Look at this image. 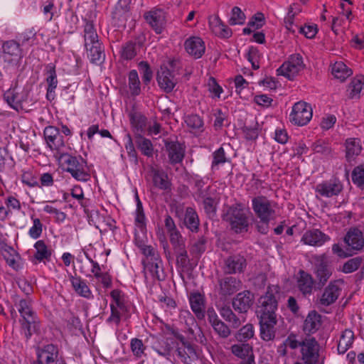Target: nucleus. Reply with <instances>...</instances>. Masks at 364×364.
Listing matches in <instances>:
<instances>
[{
	"label": "nucleus",
	"instance_id": "c756f323",
	"mask_svg": "<svg viewBox=\"0 0 364 364\" xmlns=\"http://www.w3.org/2000/svg\"><path fill=\"white\" fill-rule=\"evenodd\" d=\"M277 322V318H259L260 336L262 340L269 341L274 338Z\"/></svg>",
	"mask_w": 364,
	"mask_h": 364
},
{
	"label": "nucleus",
	"instance_id": "a18cd8bd",
	"mask_svg": "<svg viewBox=\"0 0 364 364\" xmlns=\"http://www.w3.org/2000/svg\"><path fill=\"white\" fill-rule=\"evenodd\" d=\"M346 157L349 159L359 155L362 150L360 139L355 138L348 139L346 141Z\"/></svg>",
	"mask_w": 364,
	"mask_h": 364
},
{
	"label": "nucleus",
	"instance_id": "4c0bfd02",
	"mask_svg": "<svg viewBox=\"0 0 364 364\" xmlns=\"http://www.w3.org/2000/svg\"><path fill=\"white\" fill-rule=\"evenodd\" d=\"M355 339L354 333L350 329H346L341 335L337 350L339 354H344L353 345Z\"/></svg>",
	"mask_w": 364,
	"mask_h": 364
},
{
	"label": "nucleus",
	"instance_id": "09e8293b",
	"mask_svg": "<svg viewBox=\"0 0 364 364\" xmlns=\"http://www.w3.org/2000/svg\"><path fill=\"white\" fill-rule=\"evenodd\" d=\"M136 215H135V225L137 228H139L143 233L146 232V218L144 213L142 204L139 198V196L136 195Z\"/></svg>",
	"mask_w": 364,
	"mask_h": 364
},
{
	"label": "nucleus",
	"instance_id": "bb28decb",
	"mask_svg": "<svg viewBox=\"0 0 364 364\" xmlns=\"http://www.w3.org/2000/svg\"><path fill=\"white\" fill-rule=\"evenodd\" d=\"M314 284L315 281L309 273L302 269L299 271L296 285L303 296H306L312 294Z\"/></svg>",
	"mask_w": 364,
	"mask_h": 364
},
{
	"label": "nucleus",
	"instance_id": "72a5a7b5",
	"mask_svg": "<svg viewBox=\"0 0 364 364\" xmlns=\"http://www.w3.org/2000/svg\"><path fill=\"white\" fill-rule=\"evenodd\" d=\"M209 26L212 31L221 38H229L232 36V31L218 16L209 18Z\"/></svg>",
	"mask_w": 364,
	"mask_h": 364
},
{
	"label": "nucleus",
	"instance_id": "f704fd0d",
	"mask_svg": "<svg viewBox=\"0 0 364 364\" xmlns=\"http://www.w3.org/2000/svg\"><path fill=\"white\" fill-rule=\"evenodd\" d=\"M321 326V316L316 311H310L304 323V331L307 333H314Z\"/></svg>",
	"mask_w": 364,
	"mask_h": 364
},
{
	"label": "nucleus",
	"instance_id": "20e7f679",
	"mask_svg": "<svg viewBox=\"0 0 364 364\" xmlns=\"http://www.w3.org/2000/svg\"><path fill=\"white\" fill-rule=\"evenodd\" d=\"M110 296L112 299L110 304L111 314L107 321L118 326L122 318L129 317L130 304L124 294L119 289L112 290Z\"/></svg>",
	"mask_w": 364,
	"mask_h": 364
},
{
	"label": "nucleus",
	"instance_id": "1a4fd4ad",
	"mask_svg": "<svg viewBox=\"0 0 364 364\" xmlns=\"http://www.w3.org/2000/svg\"><path fill=\"white\" fill-rule=\"evenodd\" d=\"M314 262V274L318 281V285L323 287L331 277L333 269L328 263L325 254L313 256Z\"/></svg>",
	"mask_w": 364,
	"mask_h": 364
},
{
	"label": "nucleus",
	"instance_id": "0eeeda50",
	"mask_svg": "<svg viewBox=\"0 0 364 364\" xmlns=\"http://www.w3.org/2000/svg\"><path fill=\"white\" fill-rule=\"evenodd\" d=\"M313 110L311 105L304 101L296 102L289 115V120L297 126H304L311 119Z\"/></svg>",
	"mask_w": 364,
	"mask_h": 364
},
{
	"label": "nucleus",
	"instance_id": "f257e3e1",
	"mask_svg": "<svg viewBox=\"0 0 364 364\" xmlns=\"http://www.w3.org/2000/svg\"><path fill=\"white\" fill-rule=\"evenodd\" d=\"M83 26L84 46L92 63L100 64L105 58V49L99 39L92 21L85 18Z\"/></svg>",
	"mask_w": 364,
	"mask_h": 364
},
{
	"label": "nucleus",
	"instance_id": "680f3d73",
	"mask_svg": "<svg viewBox=\"0 0 364 364\" xmlns=\"http://www.w3.org/2000/svg\"><path fill=\"white\" fill-rule=\"evenodd\" d=\"M138 66L141 74L143 82L145 85H148L153 77V72L149 64L146 61H141Z\"/></svg>",
	"mask_w": 364,
	"mask_h": 364
},
{
	"label": "nucleus",
	"instance_id": "13d9d810",
	"mask_svg": "<svg viewBox=\"0 0 364 364\" xmlns=\"http://www.w3.org/2000/svg\"><path fill=\"white\" fill-rule=\"evenodd\" d=\"M228 161V159L223 147H220L213 153L211 168L213 171L218 170L219 166Z\"/></svg>",
	"mask_w": 364,
	"mask_h": 364
},
{
	"label": "nucleus",
	"instance_id": "ddd939ff",
	"mask_svg": "<svg viewBox=\"0 0 364 364\" xmlns=\"http://www.w3.org/2000/svg\"><path fill=\"white\" fill-rule=\"evenodd\" d=\"M343 241L347 245V251L355 254L364 247V235L362 230L356 227L350 228L346 232Z\"/></svg>",
	"mask_w": 364,
	"mask_h": 364
},
{
	"label": "nucleus",
	"instance_id": "603ef678",
	"mask_svg": "<svg viewBox=\"0 0 364 364\" xmlns=\"http://www.w3.org/2000/svg\"><path fill=\"white\" fill-rule=\"evenodd\" d=\"M220 314L232 328H237L240 326L241 321L240 318L233 313L230 307L224 306L221 308Z\"/></svg>",
	"mask_w": 364,
	"mask_h": 364
},
{
	"label": "nucleus",
	"instance_id": "6e6d98bb",
	"mask_svg": "<svg viewBox=\"0 0 364 364\" xmlns=\"http://www.w3.org/2000/svg\"><path fill=\"white\" fill-rule=\"evenodd\" d=\"M4 258L5 259L6 264L12 269L17 270L19 265L16 261V258L19 257L18 252L10 246L7 247L6 250L1 252Z\"/></svg>",
	"mask_w": 364,
	"mask_h": 364
},
{
	"label": "nucleus",
	"instance_id": "423d86ee",
	"mask_svg": "<svg viewBox=\"0 0 364 364\" xmlns=\"http://www.w3.org/2000/svg\"><path fill=\"white\" fill-rule=\"evenodd\" d=\"M275 203L266 196H258L252 199V208L256 216L264 222H270L275 215Z\"/></svg>",
	"mask_w": 364,
	"mask_h": 364
},
{
	"label": "nucleus",
	"instance_id": "5fc2aeb1",
	"mask_svg": "<svg viewBox=\"0 0 364 364\" xmlns=\"http://www.w3.org/2000/svg\"><path fill=\"white\" fill-rule=\"evenodd\" d=\"M301 9L299 6L293 4L291 5L288 11L287 16L284 18V25L286 28L291 33H295V29L294 28V17L299 13H300Z\"/></svg>",
	"mask_w": 364,
	"mask_h": 364
},
{
	"label": "nucleus",
	"instance_id": "0e129e2a",
	"mask_svg": "<svg viewBox=\"0 0 364 364\" xmlns=\"http://www.w3.org/2000/svg\"><path fill=\"white\" fill-rule=\"evenodd\" d=\"M33 226L28 230L29 236L33 239H38L41 237L43 232V224L39 218L31 216Z\"/></svg>",
	"mask_w": 364,
	"mask_h": 364
},
{
	"label": "nucleus",
	"instance_id": "aec40b11",
	"mask_svg": "<svg viewBox=\"0 0 364 364\" xmlns=\"http://www.w3.org/2000/svg\"><path fill=\"white\" fill-rule=\"evenodd\" d=\"M176 351L177 356L184 364H195L198 358L194 347L191 343L185 342L183 338L181 343L176 346Z\"/></svg>",
	"mask_w": 364,
	"mask_h": 364
},
{
	"label": "nucleus",
	"instance_id": "4468645a",
	"mask_svg": "<svg viewBox=\"0 0 364 364\" xmlns=\"http://www.w3.org/2000/svg\"><path fill=\"white\" fill-rule=\"evenodd\" d=\"M344 282L343 279H336L330 282L319 299V303L325 306L333 304L340 296Z\"/></svg>",
	"mask_w": 364,
	"mask_h": 364
},
{
	"label": "nucleus",
	"instance_id": "dca6fc26",
	"mask_svg": "<svg viewBox=\"0 0 364 364\" xmlns=\"http://www.w3.org/2000/svg\"><path fill=\"white\" fill-rule=\"evenodd\" d=\"M146 22L156 34H161L166 23V12L160 9H153L144 14Z\"/></svg>",
	"mask_w": 364,
	"mask_h": 364
},
{
	"label": "nucleus",
	"instance_id": "79ce46f5",
	"mask_svg": "<svg viewBox=\"0 0 364 364\" xmlns=\"http://www.w3.org/2000/svg\"><path fill=\"white\" fill-rule=\"evenodd\" d=\"M134 139L135 144L141 154L147 157H152L154 155V146L151 140L139 134L135 136Z\"/></svg>",
	"mask_w": 364,
	"mask_h": 364
},
{
	"label": "nucleus",
	"instance_id": "412c9836",
	"mask_svg": "<svg viewBox=\"0 0 364 364\" xmlns=\"http://www.w3.org/2000/svg\"><path fill=\"white\" fill-rule=\"evenodd\" d=\"M156 80L159 87L165 92L173 91L177 84V80L166 67H161L157 73Z\"/></svg>",
	"mask_w": 364,
	"mask_h": 364
},
{
	"label": "nucleus",
	"instance_id": "37998d69",
	"mask_svg": "<svg viewBox=\"0 0 364 364\" xmlns=\"http://www.w3.org/2000/svg\"><path fill=\"white\" fill-rule=\"evenodd\" d=\"M331 73L336 78L339 79L341 81L346 80L353 74L351 69L348 68L347 65L341 61L336 62L333 65Z\"/></svg>",
	"mask_w": 364,
	"mask_h": 364
},
{
	"label": "nucleus",
	"instance_id": "338daca9",
	"mask_svg": "<svg viewBox=\"0 0 364 364\" xmlns=\"http://www.w3.org/2000/svg\"><path fill=\"white\" fill-rule=\"evenodd\" d=\"M206 239L202 236L193 242L191 247V252L193 255H201L206 249Z\"/></svg>",
	"mask_w": 364,
	"mask_h": 364
},
{
	"label": "nucleus",
	"instance_id": "e433bc0d",
	"mask_svg": "<svg viewBox=\"0 0 364 364\" xmlns=\"http://www.w3.org/2000/svg\"><path fill=\"white\" fill-rule=\"evenodd\" d=\"M175 343L173 338H166L159 341L156 345H154L153 349L159 355L168 358L175 347Z\"/></svg>",
	"mask_w": 364,
	"mask_h": 364
},
{
	"label": "nucleus",
	"instance_id": "c85d7f7f",
	"mask_svg": "<svg viewBox=\"0 0 364 364\" xmlns=\"http://www.w3.org/2000/svg\"><path fill=\"white\" fill-rule=\"evenodd\" d=\"M207 314L208 320L215 332L221 338H228L230 335V329L223 321L219 319L215 310L213 309H208Z\"/></svg>",
	"mask_w": 364,
	"mask_h": 364
},
{
	"label": "nucleus",
	"instance_id": "4be33fe9",
	"mask_svg": "<svg viewBox=\"0 0 364 364\" xmlns=\"http://www.w3.org/2000/svg\"><path fill=\"white\" fill-rule=\"evenodd\" d=\"M148 176L151 178L152 183L156 188L164 191L171 189V183L168 174L162 168L151 166Z\"/></svg>",
	"mask_w": 364,
	"mask_h": 364
},
{
	"label": "nucleus",
	"instance_id": "9d476101",
	"mask_svg": "<svg viewBox=\"0 0 364 364\" xmlns=\"http://www.w3.org/2000/svg\"><path fill=\"white\" fill-rule=\"evenodd\" d=\"M1 48L4 61L10 64L21 63L25 55L21 43L15 40L3 42Z\"/></svg>",
	"mask_w": 364,
	"mask_h": 364
},
{
	"label": "nucleus",
	"instance_id": "bf43d9fd",
	"mask_svg": "<svg viewBox=\"0 0 364 364\" xmlns=\"http://www.w3.org/2000/svg\"><path fill=\"white\" fill-rule=\"evenodd\" d=\"M353 183L360 188H364V164L355 166L351 173Z\"/></svg>",
	"mask_w": 364,
	"mask_h": 364
},
{
	"label": "nucleus",
	"instance_id": "39448f33",
	"mask_svg": "<svg viewBox=\"0 0 364 364\" xmlns=\"http://www.w3.org/2000/svg\"><path fill=\"white\" fill-rule=\"evenodd\" d=\"M320 345L314 337H306L301 340L300 349L301 360L294 364H319Z\"/></svg>",
	"mask_w": 364,
	"mask_h": 364
},
{
	"label": "nucleus",
	"instance_id": "864d4df0",
	"mask_svg": "<svg viewBox=\"0 0 364 364\" xmlns=\"http://www.w3.org/2000/svg\"><path fill=\"white\" fill-rule=\"evenodd\" d=\"M255 336L253 325L247 323L242 326L235 335V339L239 342H246Z\"/></svg>",
	"mask_w": 364,
	"mask_h": 364
},
{
	"label": "nucleus",
	"instance_id": "6e6552de",
	"mask_svg": "<svg viewBox=\"0 0 364 364\" xmlns=\"http://www.w3.org/2000/svg\"><path fill=\"white\" fill-rule=\"evenodd\" d=\"M304 68L302 56L299 53H294L289 57L278 69V75H283L289 80H293L294 77Z\"/></svg>",
	"mask_w": 364,
	"mask_h": 364
},
{
	"label": "nucleus",
	"instance_id": "f3484780",
	"mask_svg": "<svg viewBox=\"0 0 364 364\" xmlns=\"http://www.w3.org/2000/svg\"><path fill=\"white\" fill-rule=\"evenodd\" d=\"M164 146L171 164L174 165L182 162L186 153L184 144L177 141L166 139L164 140Z\"/></svg>",
	"mask_w": 364,
	"mask_h": 364
},
{
	"label": "nucleus",
	"instance_id": "c03bdc74",
	"mask_svg": "<svg viewBox=\"0 0 364 364\" xmlns=\"http://www.w3.org/2000/svg\"><path fill=\"white\" fill-rule=\"evenodd\" d=\"M184 224L192 232L198 229L199 219L196 210L191 207H188L186 210Z\"/></svg>",
	"mask_w": 364,
	"mask_h": 364
},
{
	"label": "nucleus",
	"instance_id": "a878e982",
	"mask_svg": "<svg viewBox=\"0 0 364 364\" xmlns=\"http://www.w3.org/2000/svg\"><path fill=\"white\" fill-rule=\"evenodd\" d=\"M184 48L188 55L195 59L200 58L205 50L203 41L200 38L195 36L190 37L185 41Z\"/></svg>",
	"mask_w": 364,
	"mask_h": 364
},
{
	"label": "nucleus",
	"instance_id": "f03ea898",
	"mask_svg": "<svg viewBox=\"0 0 364 364\" xmlns=\"http://www.w3.org/2000/svg\"><path fill=\"white\" fill-rule=\"evenodd\" d=\"M15 306L17 307L21 320V329L27 340L30 339L33 333H40V322L36 314L33 309L32 301L29 299H14Z\"/></svg>",
	"mask_w": 364,
	"mask_h": 364
},
{
	"label": "nucleus",
	"instance_id": "f8f14e48",
	"mask_svg": "<svg viewBox=\"0 0 364 364\" xmlns=\"http://www.w3.org/2000/svg\"><path fill=\"white\" fill-rule=\"evenodd\" d=\"M259 305L258 306L257 312L259 314V318L276 317V311L278 306V302L274 294L268 289L266 294L262 296L259 299Z\"/></svg>",
	"mask_w": 364,
	"mask_h": 364
},
{
	"label": "nucleus",
	"instance_id": "e2e57ef3",
	"mask_svg": "<svg viewBox=\"0 0 364 364\" xmlns=\"http://www.w3.org/2000/svg\"><path fill=\"white\" fill-rule=\"evenodd\" d=\"M363 262V258L361 257H355L350 259L344 263L342 271L344 273H351L356 271Z\"/></svg>",
	"mask_w": 364,
	"mask_h": 364
},
{
	"label": "nucleus",
	"instance_id": "8fccbe9b",
	"mask_svg": "<svg viewBox=\"0 0 364 364\" xmlns=\"http://www.w3.org/2000/svg\"><path fill=\"white\" fill-rule=\"evenodd\" d=\"M44 72L46 75V81L47 82V87H57L58 80L57 78L55 65L53 63L46 65Z\"/></svg>",
	"mask_w": 364,
	"mask_h": 364
},
{
	"label": "nucleus",
	"instance_id": "de8ad7c7",
	"mask_svg": "<svg viewBox=\"0 0 364 364\" xmlns=\"http://www.w3.org/2000/svg\"><path fill=\"white\" fill-rule=\"evenodd\" d=\"M129 88L132 95L138 96L141 93V82L136 70H132L128 74Z\"/></svg>",
	"mask_w": 364,
	"mask_h": 364
},
{
	"label": "nucleus",
	"instance_id": "5701e85b",
	"mask_svg": "<svg viewBox=\"0 0 364 364\" xmlns=\"http://www.w3.org/2000/svg\"><path fill=\"white\" fill-rule=\"evenodd\" d=\"M330 240L331 237L328 235L318 229L307 230L301 237V242L305 245L314 247H321Z\"/></svg>",
	"mask_w": 364,
	"mask_h": 364
},
{
	"label": "nucleus",
	"instance_id": "a211bd4d",
	"mask_svg": "<svg viewBox=\"0 0 364 364\" xmlns=\"http://www.w3.org/2000/svg\"><path fill=\"white\" fill-rule=\"evenodd\" d=\"M35 350L36 359L40 360L45 364H51L59 360L58 359L59 350L57 346L50 343L43 346H36Z\"/></svg>",
	"mask_w": 364,
	"mask_h": 364
},
{
	"label": "nucleus",
	"instance_id": "3c124183",
	"mask_svg": "<svg viewBox=\"0 0 364 364\" xmlns=\"http://www.w3.org/2000/svg\"><path fill=\"white\" fill-rule=\"evenodd\" d=\"M185 123L194 132H201L203 131V120L198 114H189L186 116Z\"/></svg>",
	"mask_w": 364,
	"mask_h": 364
},
{
	"label": "nucleus",
	"instance_id": "2eb2a0df",
	"mask_svg": "<svg viewBox=\"0 0 364 364\" xmlns=\"http://www.w3.org/2000/svg\"><path fill=\"white\" fill-rule=\"evenodd\" d=\"M228 214L231 228L236 233L247 231L249 225L248 219L242 208L231 207Z\"/></svg>",
	"mask_w": 364,
	"mask_h": 364
},
{
	"label": "nucleus",
	"instance_id": "9b49d317",
	"mask_svg": "<svg viewBox=\"0 0 364 364\" xmlns=\"http://www.w3.org/2000/svg\"><path fill=\"white\" fill-rule=\"evenodd\" d=\"M343 186L341 181L336 178L323 181L316 185L315 191L316 197L332 198L338 196L343 191Z\"/></svg>",
	"mask_w": 364,
	"mask_h": 364
},
{
	"label": "nucleus",
	"instance_id": "7ed1b4c3",
	"mask_svg": "<svg viewBox=\"0 0 364 364\" xmlns=\"http://www.w3.org/2000/svg\"><path fill=\"white\" fill-rule=\"evenodd\" d=\"M60 159L65 165V171L70 173L77 181L87 182L91 176L87 161L80 156H73L69 154H62Z\"/></svg>",
	"mask_w": 364,
	"mask_h": 364
},
{
	"label": "nucleus",
	"instance_id": "774afa93",
	"mask_svg": "<svg viewBox=\"0 0 364 364\" xmlns=\"http://www.w3.org/2000/svg\"><path fill=\"white\" fill-rule=\"evenodd\" d=\"M21 181L28 187H40L38 178L31 171H24L21 176Z\"/></svg>",
	"mask_w": 364,
	"mask_h": 364
},
{
	"label": "nucleus",
	"instance_id": "69168bd1",
	"mask_svg": "<svg viewBox=\"0 0 364 364\" xmlns=\"http://www.w3.org/2000/svg\"><path fill=\"white\" fill-rule=\"evenodd\" d=\"M169 236L170 242L174 251L179 250L186 247L185 240H183L179 231L171 232L169 234Z\"/></svg>",
	"mask_w": 364,
	"mask_h": 364
},
{
	"label": "nucleus",
	"instance_id": "a19ab883",
	"mask_svg": "<svg viewBox=\"0 0 364 364\" xmlns=\"http://www.w3.org/2000/svg\"><path fill=\"white\" fill-rule=\"evenodd\" d=\"M4 99L12 109L18 111L21 108L23 99L19 96L15 87L7 90L4 94Z\"/></svg>",
	"mask_w": 364,
	"mask_h": 364
},
{
	"label": "nucleus",
	"instance_id": "052dcab7",
	"mask_svg": "<svg viewBox=\"0 0 364 364\" xmlns=\"http://www.w3.org/2000/svg\"><path fill=\"white\" fill-rule=\"evenodd\" d=\"M245 15L238 6H234L231 11L229 23L231 26L242 25L245 21Z\"/></svg>",
	"mask_w": 364,
	"mask_h": 364
},
{
	"label": "nucleus",
	"instance_id": "2f4dec72",
	"mask_svg": "<svg viewBox=\"0 0 364 364\" xmlns=\"http://www.w3.org/2000/svg\"><path fill=\"white\" fill-rule=\"evenodd\" d=\"M191 308L196 316L202 319L205 316V297L199 292H191L189 295Z\"/></svg>",
	"mask_w": 364,
	"mask_h": 364
},
{
	"label": "nucleus",
	"instance_id": "cd10ccee",
	"mask_svg": "<svg viewBox=\"0 0 364 364\" xmlns=\"http://www.w3.org/2000/svg\"><path fill=\"white\" fill-rule=\"evenodd\" d=\"M145 274L149 272L153 279L163 281L166 275L163 268V263L161 257L151 261H143Z\"/></svg>",
	"mask_w": 364,
	"mask_h": 364
},
{
	"label": "nucleus",
	"instance_id": "ea45409f",
	"mask_svg": "<svg viewBox=\"0 0 364 364\" xmlns=\"http://www.w3.org/2000/svg\"><path fill=\"white\" fill-rule=\"evenodd\" d=\"M140 45L135 41H128L123 44L120 50V56L123 60H132L139 51Z\"/></svg>",
	"mask_w": 364,
	"mask_h": 364
},
{
	"label": "nucleus",
	"instance_id": "393cba45",
	"mask_svg": "<svg viewBox=\"0 0 364 364\" xmlns=\"http://www.w3.org/2000/svg\"><path fill=\"white\" fill-rule=\"evenodd\" d=\"M247 266L246 259L240 255H230L225 259L224 272L227 274L242 272Z\"/></svg>",
	"mask_w": 364,
	"mask_h": 364
},
{
	"label": "nucleus",
	"instance_id": "b1692460",
	"mask_svg": "<svg viewBox=\"0 0 364 364\" xmlns=\"http://www.w3.org/2000/svg\"><path fill=\"white\" fill-rule=\"evenodd\" d=\"M46 143L51 150H58L65 145L63 136L60 130L53 126L46 127L43 132Z\"/></svg>",
	"mask_w": 364,
	"mask_h": 364
},
{
	"label": "nucleus",
	"instance_id": "c9c22d12",
	"mask_svg": "<svg viewBox=\"0 0 364 364\" xmlns=\"http://www.w3.org/2000/svg\"><path fill=\"white\" fill-rule=\"evenodd\" d=\"M129 120L134 136L143 135L146 129L147 118L140 113H132L129 115Z\"/></svg>",
	"mask_w": 364,
	"mask_h": 364
},
{
	"label": "nucleus",
	"instance_id": "58836bf2",
	"mask_svg": "<svg viewBox=\"0 0 364 364\" xmlns=\"http://www.w3.org/2000/svg\"><path fill=\"white\" fill-rule=\"evenodd\" d=\"M36 253L33 255L35 259L38 262L43 261H50L52 255L51 249L46 245L43 240H38L35 245Z\"/></svg>",
	"mask_w": 364,
	"mask_h": 364
},
{
	"label": "nucleus",
	"instance_id": "473e14b6",
	"mask_svg": "<svg viewBox=\"0 0 364 364\" xmlns=\"http://www.w3.org/2000/svg\"><path fill=\"white\" fill-rule=\"evenodd\" d=\"M70 281L77 294L87 299L93 298L92 293L87 284V282L80 277L70 275Z\"/></svg>",
	"mask_w": 364,
	"mask_h": 364
},
{
	"label": "nucleus",
	"instance_id": "4d7b16f0",
	"mask_svg": "<svg viewBox=\"0 0 364 364\" xmlns=\"http://www.w3.org/2000/svg\"><path fill=\"white\" fill-rule=\"evenodd\" d=\"M130 349L134 356L136 358H141L146 355V346L141 339L133 338L130 341Z\"/></svg>",
	"mask_w": 364,
	"mask_h": 364
},
{
	"label": "nucleus",
	"instance_id": "7c9ffc66",
	"mask_svg": "<svg viewBox=\"0 0 364 364\" xmlns=\"http://www.w3.org/2000/svg\"><path fill=\"white\" fill-rule=\"evenodd\" d=\"M253 302L251 293L245 291L237 294L232 301V306L240 313H245L250 308Z\"/></svg>",
	"mask_w": 364,
	"mask_h": 364
},
{
	"label": "nucleus",
	"instance_id": "49530a36",
	"mask_svg": "<svg viewBox=\"0 0 364 364\" xmlns=\"http://www.w3.org/2000/svg\"><path fill=\"white\" fill-rule=\"evenodd\" d=\"M231 352L235 356L244 360L252 354V347L250 344L242 342V343L232 345Z\"/></svg>",
	"mask_w": 364,
	"mask_h": 364
},
{
	"label": "nucleus",
	"instance_id": "6ab92c4d",
	"mask_svg": "<svg viewBox=\"0 0 364 364\" xmlns=\"http://www.w3.org/2000/svg\"><path fill=\"white\" fill-rule=\"evenodd\" d=\"M219 294L223 296H230L239 291L242 287L240 280L231 276L223 277L218 279Z\"/></svg>",
	"mask_w": 364,
	"mask_h": 364
}]
</instances>
